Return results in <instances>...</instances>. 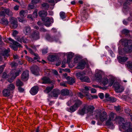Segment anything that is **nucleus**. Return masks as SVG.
<instances>
[{"mask_svg": "<svg viewBox=\"0 0 132 132\" xmlns=\"http://www.w3.org/2000/svg\"><path fill=\"white\" fill-rule=\"evenodd\" d=\"M16 85L17 86L20 87L23 85L22 82L19 80H18L16 81Z\"/></svg>", "mask_w": 132, "mask_h": 132, "instance_id": "obj_41", "label": "nucleus"}, {"mask_svg": "<svg viewBox=\"0 0 132 132\" xmlns=\"http://www.w3.org/2000/svg\"><path fill=\"white\" fill-rule=\"evenodd\" d=\"M23 33L26 35H29L31 32V28L29 26H26L23 29Z\"/></svg>", "mask_w": 132, "mask_h": 132, "instance_id": "obj_20", "label": "nucleus"}, {"mask_svg": "<svg viewBox=\"0 0 132 132\" xmlns=\"http://www.w3.org/2000/svg\"><path fill=\"white\" fill-rule=\"evenodd\" d=\"M68 80V83L70 85H72L75 82V79L74 78H72L68 76L66 78Z\"/></svg>", "mask_w": 132, "mask_h": 132, "instance_id": "obj_24", "label": "nucleus"}, {"mask_svg": "<svg viewBox=\"0 0 132 132\" xmlns=\"http://www.w3.org/2000/svg\"><path fill=\"white\" fill-rule=\"evenodd\" d=\"M1 12L0 13L1 15H4L5 13L6 14L9 16H12L13 14L12 12L9 9H5L3 7H1Z\"/></svg>", "mask_w": 132, "mask_h": 132, "instance_id": "obj_11", "label": "nucleus"}, {"mask_svg": "<svg viewBox=\"0 0 132 132\" xmlns=\"http://www.w3.org/2000/svg\"><path fill=\"white\" fill-rule=\"evenodd\" d=\"M98 95L100 97L101 99H103V98L104 97V94L102 93H99L98 94Z\"/></svg>", "mask_w": 132, "mask_h": 132, "instance_id": "obj_55", "label": "nucleus"}, {"mask_svg": "<svg viewBox=\"0 0 132 132\" xmlns=\"http://www.w3.org/2000/svg\"><path fill=\"white\" fill-rule=\"evenodd\" d=\"M128 65L130 68L132 70V61L131 62H128Z\"/></svg>", "mask_w": 132, "mask_h": 132, "instance_id": "obj_50", "label": "nucleus"}, {"mask_svg": "<svg viewBox=\"0 0 132 132\" xmlns=\"http://www.w3.org/2000/svg\"><path fill=\"white\" fill-rule=\"evenodd\" d=\"M3 93L4 96H8L10 95V90L7 88L4 89L3 91Z\"/></svg>", "mask_w": 132, "mask_h": 132, "instance_id": "obj_26", "label": "nucleus"}, {"mask_svg": "<svg viewBox=\"0 0 132 132\" xmlns=\"http://www.w3.org/2000/svg\"><path fill=\"white\" fill-rule=\"evenodd\" d=\"M19 6L18 5H16L14 7V9L16 11L18 10L19 9Z\"/></svg>", "mask_w": 132, "mask_h": 132, "instance_id": "obj_63", "label": "nucleus"}, {"mask_svg": "<svg viewBox=\"0 0 132 132\" xmlns=\"http://www.w3.org/2000/svg\"><path fill=\"white\" fill-rule=\"evenodd\" d=\"M46 39L48 41L50 42L55 41L57 42L58 39H57L55 37H51L49 35H47L46 37Z\"/></svg>", "mask_w": 132, "mask_h": 132, "instance_id": "obj_22", "label": "nucleus"}, {"mask_svg": "<svg viewBox=\"0 0 132 132\" xmlns=\"http://www.w3.org/2000/svg\"><path fill=\"white\" fill-rule=\"evenodd\" d=\"M15 39L19 42L20 43H28L29 40L24 37H16Z\"/></svg>", "mask_w": 132, "mask_h": 132, "instance_id": "obj_18", "label": "nucleus"}, {"mask_svg": "<svg viewBox=\"0 0 132 132\" xmlns=\"http://www.w3.org/2000/svg\"><path fill=\"white\" fill-rule=\"evenodd\" d=\"M54 87L53 86H52L51 87H47L44 91L45 93H48Z\"/></svg>", "mask_w": 132, "mask_h": 132, "instance_id": "obj_36", "label": "nucleus"}, {"mask_svg": "<svg viewBox=\"0 0 132 132\" xmlns=\"http://www.w3.org/2000/svg\"><path fill=\"white\" fill-rule=\"evenodd\" d=\"M60 84L61 86H66V83L64 81H63V82H61Z\"/></svg>", "mask_w": 132, "mask_h": 132, "instance_id": "obj_56", "label": "nucleus"}, {"mask_svg": "<svg viewBox=\"0 0 132 132\" xmlns=\"http://www.w3.org/2000/svg\"><path fill=\"white\" fill-rule=\"evenodd\" d=\"M34 5H29V6H28V9L29 10L31 9H34Z\"/></svg>", "mask_w": 132, "mask_h": 132, "instance_id": "obj_53", "label": "nucleus"}, {"mask_svg": "<svg viewBox=\"0 0 132 132\" xmlns=\"http://www.w3.org/2000/svg\"><path fill=\"white\" fill-rule=\"evenodd\" d=\"M28 50L29 51L30 53L32 54H34L35 53H34L32 51V50L30 48H28Z\"/></svg>", "mask_w": 132, "mask_h": 132, "instance_id": "obj_61", "label": "nucleus"}, {"mask_svg": "<svg viewBox=\"0 0 132 132\" xmlns=\"http://www.w3.org/2000/svg\"><path fill=\"white\" fill-rule=\"evenodd\" d=\"M27 12V11L22 10L20 12V16L25 17L26 15L25 14Z\"/></svg>", "mask_w": 132, "mask_h": 132, "instance_id": "obj_37", "label": "nucleus"}, {"mask_svg": "<svg viewBox=\"0 0 132 132\" xmlns=\"http://www.w3.org/2000/svg\"><path fill=\"white\" fill-rule=\"evenodd\" d=\"M54 57L53 56H50L49 58L48 59L50 61H54V60L53 58H54Z\"/></svg>", "mask_w": 132, "mask_h": 132, "instance_id": "obj_59", "label": "nucleus"}, {"mask_svg": "<svg viewBox=\"0 0 132 132\" xmlns=\"http://www.w3.org/2000/svg\"><path fill=\"white\" fill-rule=\"evenodd\" d=\"M108 101H110L112 102H115L116 101V99L113 97H110L109 99H107Z\"/></svg>", "mask_w": 132, "mask_h": 132, "instance_id": "obj_42", "label": "nucleus"}, {"mask_svg": "<svg viewBox=\"0 0 132 132\" xmlns=\"http://www.w3.org/2000/svg\"><path fill=\"white\" fill-rule=\"evenodd\" d=\"M62 95L64 96L68 95L69 93V91L66 89H63L61 91Z\"/></svg>", "mask_w": 132, "mask_h": 132, "instance_id": "obj_32", "label": "nucleus"}, {"mask_svg": "<svg viewBox=\"0 0 132 132\" xmlns=\"http://www.w3.org/2000/svg\"><path fill=\"white\" fill-rule=\"evenodd\" d=\"M94 109V107L92 106L84 105L82 109L79 111L78 113L80 115H84L85 114L89 112L92 113Z\"/></svg>", "mask_w": 132, "mask_h": 132, "instance_id": "obj_3", "label": "nucleus"}, {"mask_svg": "<svg viewBox=\"0 0 132 132\" xmlns=\"http://www.w3.org/2000/svg\"><path fill=\"white\" fill-rule=\"evenodd\" d=\"M7 88L10 90H12L14 89L15 86L14 84H11L8 86Z\"/></svg>", "mask_w": 132, "mask_h": 132, "instance_id": "obj_35", "label": "nucleus"}, {"mask_svg": "<svg viewBox=\"0 0 132 132\" xmlns=\"http://www.w3.org/2000/svg\"><path fill=\"white\" fill-rule=\"evenodd\" d=\"M42 20L45 22V25L47 27H49L50 26L51 23L53 21V19H52L48 17L42 19Z\"/></svg>", "mask_w": 132, "mask_h": 132, "instance_id": "obj_10", "label": "nucleus"}, {"mask_svg": "<svg viewBox=\"0 0 132 132\" xmlns=\"http://www.w3.org/2000/svg\"><path fill=\"white\" fill-rule=\"evenodd\" d=\"M19 21L20 22H23L26 21V20L24 18H22V16L18 17V18Z\"/></svg>", "mask_w": 132, "mask_h": 132, "instance_id": "obj_40", "label": "nucleus"}, {"mask_svg": "<svg viewBox=\"0 0 132 132\" xmlns=\"http://www.w3.org/2000/svg\"><path fill=\"white\" fill-rule=\"evenodd\" d=\"M85 73L84 72H79L76 73V75L77 78L82 81L90 82V79L88 77L85 76Z\"/></svg>", "mask_w": 132, "mask_h": 132, "instance_id": "obj_4", "label": "nucleus"}, {"mask_svg": "<svg viewBox=\"0 0 132 132\" xmlns=\"http://www.w3.org/2000/svg\"><path fill=\"white\" fill-rule=\"evenodd\" d=\"M96 113L95 116L96 118H99L101 121L103 122L107 119L108 115L106 112L104 111L101 113L100 111L98 110L96 111Z\"/></svg>", "mask_w": 132, "mask_h": 132, "instance_id": "obj_6", "label": "nucleus"}, {"mask_svg": "<svg viewBox=\"0 0 132 132\" xmlns=\"http://www.w3.org/2000/svg\"><path fill=\"white\" fill-rule=\"evenodd\" d=\"M104 74V73L102 71L96 69L95 71V75L96 80L97 81H101Z\"/></svg>", "mask_w": 132, "mask_h": 132, "instance_id": "obj_8", "label": "nucleus"}, {"mask_svg": "<svg viewBox=\"0 0 132 132\" xmlns=\"http://www.w3.org/2000/svg\"><path fill=\"white\" fill-rule=\"evenodd\" d=\"M98 82H100L103 84L104 85H105L108 83V79L106 78H102L101 79V81H97Z\"/></svg>", "mask_w": 132, "mask_h": 132, "instance_id": "obj_29", "label": "nucleus"}, {"mask_svg": "<svg viewBox=\"0 0 132 132\" xmlns=\"http://www.w3.org/2000/svg\"><path fill=\"white\" fill-rule=\"evenodd\" d=\"M129 32V31L127 30L124 29L122 31V33L125 35L128 34V33Z\"/></svg>", "mask_w": 132, "mask_h": 132, "instance_id": "obj_48", "label": "nucleus"}, {"mask_svg": "<svg viewBox=\"0 0 132 132\" xmlns=\"http://www.w3.org/2000/svg\"><path fill=\"white\" fill-rule=\"evenodd\" d=\"M5 67V65H4L0 66V73L3 71Z\"/></svg>", "mask_w": 132, "mask_h": 132, "instance_id": "obj_47", "label": "nucleus"}, {"mask_svg": "<svg viewBox=\"0 0 132 132\" xmlns=\"http://www.w3.org/2000/svg\"><path fill=\"white\" fill-rule=\"evenodd\" d=\"M21 72V71L18 69L17 71H12L10 72V75L11 79L9 80L8 81L10 82H12L13 80L15 79L16 77L18 76Z\"/></svg>", "mask_w": 132, "mask_h": 132, "instance_id": "obj_9", "label": "nucleus"}, {"mask_svg": "<svg viewBox=\"0 0 132 132\" xmlns=\"http://www.w3.org/2000/svg\"><path fill=\"white\" fill-rule=\"evenodd\" d=\"M82 104V102L80 100H76L74 105L70 107L69 108H67V110L70 112H74L77 110Z\"/></svg>", "mask_w": 132, "mask_h": 132, "instance_id": "obj_5", "label": "nucleus"}, {"mask_svg": "<svg viewBox=\"0 0 132 132\" xmlns=\"http://www.w3.org/2000/svg\"><path fill=\"white\" fill-rule=\"evenodd\" d=\"M42 6L43 9H47L49 7L47 3H43L42 4Z\"/></svg>", "mask_w": 132, "mask_h": 132, "instance_id": "obj_43", "label": "nucleus"}, {"mask_svg": "<svg viewBox=\"0 0 132 132\" xmlns=\"http://www.w3.org/2000/svg\"><path fill=\"white\" fill-rule=\"evenodd\" d=\"M30 37L32 40H37L40 38L39 32L37 31H34L30 35Z\"/></svg>", "mask_w": 132, "mask_h": 132, "instance_id": "obj_13", "label": "nucleus"}, {"mask_svg": "<svg viewBox=\"0 0 132 132\" xmlns=\"http://www.w3.org/2000/svg\"><path fill=\"white\" fill-rule=\"evenodd\" d=\"M31 70L32 73L35 75H39V69L36 65L33 66L31 68Z\"/></svg>", "mask_w": 132, "mask_h": 132, "instance_id": "obj_17", "label": "nucleus"}, {"mask_svg": "<svg viewBox=\"0 0 132 132\" xmlns=\"http://www.w3.org/2000/svg\"><path fill=\"white\" fill-rule=\"evenodd\" d=\"M38 90V88L37 86H35L32 87L30 91V94L32 95L36 94Z\"/></svg>", "mask_w": 132, "mask_h": 132, "instance_id": "obj_21", "label": "nucleus"}, {"mask_svg": "<svg viewBox=\"0 0 132 132\" xmlns=\"http://www.w3.org/2000/svg\"><path fill=\"white\" fill-rule=\"evenodd\" d=\"M1 23L5 25H7L9 23L8 21L6 18L2 19L1 21Z\"/></svg>", "mask_w": 132, "mask_h": 132, "instance_id": "obj_33", "label": "nucleus"}, {"mask_svg": "<svg viewBox=\"0 0 132 132\" xmlns=\"http://www.w3.org/2000/svg\"><path fill=\"white\" fill-rule=\"evenodd\" d=\"M43 83L45 84L49 82V79L46 77H44L42 78Z\"/></svg>", "mask_w": 132, "mask_h": 132, "instance_id": "obj_38", "label": "nucleus"}, {"mask_svg": "<svg viewBox=\"0 0 132 132\" xmlns=\"http://www.w3.org/2000/svg\"><path fill=\"white\" fill-rule=\"evenodd\" d=\"M35 56L34 57V60H37L39 58L38 54L36 53H35L34 54H33Z\"/></svg>", "mask_w": 132, "mask_h": 132, "instance_id": "obj_51", "label": "nucleus"}, {"mask_svg": "<svg viewBox=\"0 0 132 132\" xmlns=\"http://www.w3.org/2000/svg\"><path fill=\"white\" fill-rule=\"evenodd\" d=\"M47 53V49H44L42 50V53L43 54H46Z\"/></svg>", "mask_w": 132, "mask_h": 132, "instance_id": "obj_60", "label": "nucleus"}, {"mask_svg": "<svg viewBox=\"0 0 132 132\" xmlns=\"http://www.w3.org/2000/svg\"><path fill=\"white\" fill-rule=\"evenodd\" d=\"M39 16L41 17L47 15V12L44 11H39L38 13Z\"/></svg>", "mask_w": 132, "mask_h": 132, "instance_id": "obj_30", "label": "nucleus"}, {"mask_svg": "<svg viewBox=\"0 0 132 132\" xmlns=\"http://www.w3.org/2000/svg\"><path fill=\"white\" fill-rule=\"evenodd\" d=\"M39 0H32L31 2L33 4H36L38 3Z\"/></svg>", "mask_w": 132, "mask_h": 132, "instance_id": "obj_54", "label": "nucleus"}, {"mask_svg": "<svg viewBox=\"0 0 132 132\" xmlns=\"http://www.w3.org/2000/svg\"><path fill=\"white\" fill-rule=\"evenodd\" d=\"M120 42L123 45L125 46L123 50L125 52H129L132 51V44L131 40H128L126 39H122L120 40Z\"/></svg>", "mask_w": 132, "mask_h": 132, "instance_id": "obj_2", "label": "nucleus"}, {"mask_svg": "<svg viewBox=\"0 0 132 132\" xmlns=\"http://www.w3.org/2000/svg\"><path fill=\"white\" fill-rule=\"evenodd\" d=\"M9 40L11 41L13 44V45L11 46V48L14 51H16L17 49V47H21V45L17 42L11 38H9Z\"/></svg>", "mask_w": 132, "mask_h": 132, "instance_id": "obj_12", "label": "nucleus"}, {"mask_svg": "<svg viewBox=\"0 0 132 132\" xmlns=\"http://www.w3.org/2000/svg\"><path fill=\"white\" fill-rule=\"evenodd\" d=\"M26 60H28L29 62H31L32 63H34V61L32 58L28 56H26Z\"/></svg>", "mask_w": 132, "mask_h": 132, "instance_id": "obj_45", "label": "nucleus"}, {"mask_svg": "<svg viewBox=\"0 0 132 132\" xmlns=\"http://www.w3.org/2000/svg\"><path fill=\"white\" fill-rule=\"evenodd\" d=\"M114 81L113 79H110L109 80V86H111L112 84H113V82H114Z\"/></svg>", "mask_w": 132, "mask_h": 132, "instance_id": "obj_46", "label": "nucleus"}, {"mask_svg": "<svg viewBox=\"0 0 132 132\" xmlns=\"http://www.w3.org/2000/svg\"><path fill=\"white\" fill-rule=\"evenodd\" d=\"M84 16H81V19L82 20H86L87 18V14L85 11V9H84L82 12Z\"/></svg>", "mask_w": 132, "mask_h": 132, "instance_id": "obj_31", "label": "nucleus"}, {"mask_svg": "<svg viewBox=\"0 0 132 132\" xmlns=\"http://www.w3.org/2000/svg\"><path fill=\"white\" fill-rule=\"evenodd\" d=\"M113 86L115 88V91L117 93L122 92L123 90V87L120 86L118 83H115Z\"/></svg>", "mask_w": 132, "mask_h": 132, "instance_id": "obj_14", "label": "nucleus"}, {"mask_svg": "<svg viewBox=\"0 0 132 132\" xmlns=\"http://www.w3.org/2000/svg\"><path fill=\"white\" fill-rule=\"evenodd\" d=\"M116 117L114 119L115 121H116L117 119L120 120V121L119 122V125L121 126V127L124 129H126L127 128L130 127V123L126 122L123 118L120 117H117L116 114L111 112L109 116V118L106 122L105 125L106 126L111 129H113L114 127V126L112 122L113 120V119L114 117ZM130 130V129H128L125 132H128V131Z\"/></svg>", "mask_w": 132, "mask_h": 132, "instance_id": "obj_1", "label": "nucleus"}, {"mask_svg": "<svg viewBox=\"0 0 132 132\" xmlns=\"http://www.w3.org/2000/svg\"><path fill=\"white\" fill-rule=\"evenodd\" d=\"M125 112L128 114L130 116H131V114L132 112L130 110L129 108H127L126 109H125Z\"/></svg>", "mask_w": 132, "mask_h": 132, "instance_id": "obj_39", "label": "nucleus"}, {"mask_svg": "<svg viewBox=\"0 0 132 132\" xmlns=\"http://www.w3.org/2000/svg\"><path fill=\"white\" fill-rule=\"evenodd\" d=\"M61 18L62 19H64L65 17V13L63 12H61L60 13Z\"/></svg>", "mask_w": 132, "mask_h": 132, "instance_id": "obj_44", "label": "nucleus"}, {"mask_svg": "<svg viewBox=\"0 0 132 132\" xmlns=\"http://www.w3.org/2000/svg\"><path fill=\"white\" fill-rule=\"evenodd\" d=\"M11 22L10 27L11 28L14 29L18 26V22L14 18H12L10 20Z\"/></svg>", "mask_w": 132, "mask_h": 132, "instance_id": "obj_15", "label": "nucleus"}, {"mask_svg": "<svg viewBox=\"0 0 132 132\" xmlns=\"http://www.w3.org/2000/svg\"><path fill=\"white\" fill-rule=\"evenodd\" d=\"M86 64V62L84 61H82L79 63L77 67L78 69H83L85 67V66Z\"/></svg>", "mask_w": 132, "mask_h": 132, "instance_id": "obj_23", "label": "nucleus"}, {"mask_svg": "<svg viewBox=\"0 0 132 132\" xmlns=\"http://www.w3.org/2000/svg\"><path fill=\"white\" fill-rule=\"evenodd\" d=\"M78 95L81 98H82L84 97V95L80 93H79L78 94Z\"/></svg>", "mask_w": 132, "mask_h": 132, "instance_id": "obj_57", "label": "nucleus"}, {"mask_svg": "<svg viewBox=\"0 0 132 132\" xmlns=\"http://www.w3.org/2000/svg\"><path fill=\"white\" fill-rule=\"evenodd\" d=\"M10 51V50L9 48H8L7 50H5L3 51V55L4 56L5 59V60L6 57H8L9 55L8 54L9 52Z\"/></svg>", "mask_w": 132, "mask_h": 132, "instance_id": "obj_27", "label": "nucleus"}, {"mask_svg": "<svg viewBox=\"0 0 132 132\" xmlns=\"http://www.w3.org/2000/svg\"><path fill=\"white\" fill-rule=\"evenodd\" d=\"M18 90L20 92H22L24 91V89L20 87H18Z\"/></svg>", "mask_w": 132, "mask_h": 132, "instance_id": "obj_62", "label": "nucleus"}, {"mask_svg": "<svg viewBox=\"0 0 132 132\" xmlns=\"http://www.w3.org/2000/svg\"><path fill=\"white\" fill-rule=\"evenodd\" d=\"M91 92L92 93H95L96 92V90L94 88L91 89Z\"/></svg>", "mask_w": 132, "mask_h": 132, "instance_id": "obj_64", "label": "nucleus"}, {"mask_svg": "<svg viewBox=\"0 0 132 132\" xmlns=\"http://www.w3.org/2000/svg\"><path fill=\"white\" fill-rule=\"evenodd\" d=\"M18 34V32L16 30H14L12 34L13 36L14 37H15L16 35Z\"/></svg>", "mask_w": 132, "mask_h": 132, "instance_id": "obj_49", "label": "nucleus"}, {"mask_svg": "<svg viewBox=\"0 0 132 132\" xmlns=\"http://www.w3.org/2000/svg\"><path fill=\"white\" fill-rule=\"evenodd\" d=\"M52 94L53 97L57 98L60 94V90L57 89H54L53 91Z\"/></svg>", "mask_w": 132, "mask_h": 132, "instance_id": "obj_25", "label": "nucleus"}, {"mask_svg": "<svg viewBox=\"0 0 132 132\" xmlns=\"http://www.w3.org/2000/svg\"><path fill=\"white\" fill-rule=\"evenodd\" d=\"M128 58L126 57H122L120 56H119L118 59L119 62L122 63L126 61Z\"/></svg>", "mask_w": 132, "mask_h": 132, "instance_id": "obj_28", "label": "nucleus"}, {"mask_svg": "<svg viewBox=\"0 0 132 132\" xmlns=\"http://www.w3.org/2000/svg\"><path fill=\"white\" fill-rule=\"evenodd\" d=\"M37 10H35L34 12L33 15L35 18L37 16Z\"/></svg>", "mask_w": 132, "mask_h": 132, "instance_id": "obj_52", "label": "nucleus"}, {"mask_svg": "<svg viewBox=\"0 0 132 132\" xmlns=\"http://www.w3.org/2000/svg\"><path fill=\"white\" fill-rule=\"evenodd\" d=\"M28 71L26 70L24 71L22 74L21 76V78L22 80L26 81L28 80Z\"/></svg>", "mask_w": 132, "mask_h": 132, "instance_id": "obj_16", "label": "nucleus"}, {"mask_svg": "<svg viewBox=\"0 0 132 132\" xmlns=\"http://www.w3.org/2000/svg\"><path fill=\"white\" fill-rule=\"evenodd\" d=\"M91 89L90 87L85 86L83 89H81L80 90L85 95V96H86L87 98L88 99H90L91 97V95L89 94V91Z\"/></svg>", "mask_w": 132, "mask_h": 132, "instance_id": "obj_7", "label": "nucleus"}, {"mask_svg": "<svg viewBox=\"0 0 132 132\" xmlns=\"http://www.w3.org/2000/svg\"><path fill=\"white\" fill-rule=\"evenodd\" d=\"M11 65L12 67H15L17 65V64L15 62H12L11 64Z\"/></svg>", "mask_w": 132, "mask_h": 132, "instance_id": "obj_58", "label": "nucleus"}, {"mask_svg": "<svg viewBox=\"0 0 132 132\" xmlns=\"http://www.w3.org/2000/svg\"><path fill=\"white\" fill-rule=\"evenodd\" d=\"M78 100V99H74V98H72V99L71 100H70L69 101H68V102L67 103V105L69 106L71 104H73V102L75 103V101L76 100Z\"/></svg>", "mask_w": 132, "mask_h": 132, "instance_id": "obj_34", "label": "nucleus"}, {"mask_svg": "<svg viewBox=\"0 0 132 132\" xmlns=\"http://www.w3.org/2000/svg\"><path fill=\"white\" fill-rule=\"evenodd\" d=\"M61 54L65 56V55H67V62L68 63H69L70 61V60L72 58L74 54L72 52H69L67 53H62Z\"/></svg>", "mask_w": 132, "mask_h": 132, "instance_id": "obj_19", "label": "nucleus"}]
</instances>
